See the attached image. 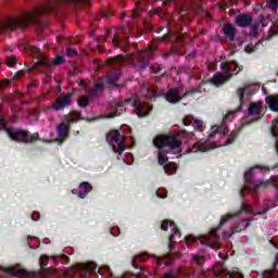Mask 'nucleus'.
Returning <instances> with one entry per match:
<instances>
[{
    "mask_svg": "<svg viewBox=\"0 0 278 278\" xmlns=\"http://www.w3.org/2000/svg\"><path fill=\"white\" fill-rule=\"evenodd\" d=\"M257 92V86L255 85H245L237 90V97L239 98V106L233 110L229 111L227 115L224 116L220 126H213L211 134H208V138L212 139L216 134H222V136H227L229 134V129L227 128V121H229V116H233L236 112H242V105L244 104V94L247 99H251L253 94Z\"/></svg>",
    "mask_w": 278,
    "mask_h": 278,
    "instance_id": "nucleus-1",
    "label": "nucleus"
},
{
    "mask_svg": "<svg viewBox=\"0 0 278 278\" xmlns=\"http://www.w3.org/2000/svg\"><path fill=\"white\" fill-rule=\"evenodd\" d=\"M153 144L159 149L157 153V162L160 166H164L166 162H168V156H166V153H164V149L166 147L170 151H181V140L179 139V135L175 134H167V135H159L153 139Z\"/></svg>",
    "mask_w": 278,
    "mask_h": 278,
    "instance_id": "nucleus-2",
    "label": "nucleus"
},
{
    "mask_svg": "<svg viewBox=\"0 0 278 278\" xmlns=\"http://www.w3.org/2000/svg\"><path fill=\"white\" fill-rule=\"evenodd\" d=\"M255 168H260L261 173H268L270 167L255 165L251 167L248 172L244 173V188L249 190V192H257L260 189L266 190L268 186H273L275 184V177L270 176L267 180H256L253 182V175L255 173Z\"/></svg>",
    "mask_w": 278,
    "mask_h": 278,
    "instance_id": "nucleus-3",
    "label": "nucleus"
},
{
    "mask_svg": "<svg viewBox=\"0 0 278 278\" xmlns=\"http://www.w3.org/2000/svg\"><path fill=\"white\" fill-rule=\"evenodd\" d=\"M168 225L172 228V235H169L168 238V253L165 254L163 256L164 260H175V257L173 255H175V249L173 248V243L175 242V236H178V238L181 236V231L179 230V228L177 227V225H175V222L169 220V219H164L161 224V229L163 231H168Z\"/></svg>",
    "mask_w": 278,
    "mask_h": 278,
    "instance_id": "nucleus-4",
    "label": "nucleus"
},
{
    "mask_svg": "<svg viewBox=\"0 0 278 278\" xmlns=\"http://www.w3.org/2000/svg\"><path fill=\"white\" fill-rule=\"evenodd\" d=\"M127 138L121 135L118 130H112L106 134V142L112 147L113 153L123 155Z\"/></svg>",
    "mask_w": 278,
    "mask_h": 278,
    "instance_id": "nucleus-5",
    "label": "nucleus"
},
{
    "mask_svg": "<svg viewBox=\"0 0 278 278\" xmlns=\"http://www.w3.org/2000/svg\"><path fill=\"white\" fill-rule=\"evenodd\" d=\"M199 92H201L199 90V88H192L187 90L184 94H181V90L176 87V88H172L168 89L165 99L168 103H172V105H175L177 103H181V101H184V99H188V97H192L194 94H199Z\"/></svg>",
    "mask_w": 278,
    "mask_h": 278,
    "instance_id": "nucleus-6",
    "label": "nucleus"
},
{
    "mask_svg": "<svg viewBox=\"0 0 278 278\" xmlns=\"http://www.w3.org/2000/svg\"><path fill=\"white\" fill-rule=\"evenodd\" d=\"M124 105H127L129 103H132V108L136 109L138 118H144L151 114V106L147 102L140 101L137 94H132L130 98L125 99Z\"/></svg>",
    "mask_w": 278,
    "mask_h": 278,
    "instance_id": "nucleus-7",
    "label": "nucleus"
},
{
    "mask_svg": "<svg viewBox=\"0 0 278 278\" xmlns=\"http://www.w3.org/2000/svg\"><path fill=\"white\" fill-rule=\"evenodd\" d=\"M64 62V56L58 55L53 61L48 60L46 56L42 55V52L39 51V54L36 59L35 66L37 71H41L49 75V70L51 66H58Z\"/></svg>",
    "mask_w": 278,
    "mask_h": 278,
    "instance_id": "nucleus-8",
    "label": "nucleus"
},
{
    "mask_svg": "<svg viewBox=\"0 0 278 278\" xmlns=\"http://www.w3.org/2000/svg\"><path fill=\"white\" fill-rule=\"evenodd\" d=\"M244 212H248L247 205L242 204L238 213L223 215L219 220V226L211 229L208 238L216 242L218 240V229H220V227H225V225H227V223H229L232 218H236V216H240V214Z\"/></svg>",
    "mask_w": 278,
    "mask_h": 278,
    "instance_id": "nucleus-9",
    "label": "nucleus"
},
{
    "mask_svg": "<svg viewBox=\"0 0 278 278\" xmlns=\"http://www.w3.org/2000/svg\"><path fill=\"white\" fill-rule=\"evenodd\" d=\"M70 105H73V93L71 92L59 97L54 103H52L50 106H46L43 112L48 113L51 112V110H54V112H60L65 108H70Z\"/></svg>",
    "mask_w": 278,
    "mask_h": 278,
    "instance_id": "nucleus-10",
    "label": "nucleus"
},
{
    "mask_svg": "<svg viewBox=\"0 0 278 278\" xmlns=\"http://www.w3.org/2000/svg\"><path fill=\"white\" fill-rule=\"evenodd\" d=\"M129 66L134 68V71H137V73L142 74L143 71H147L150 65L149 56L144 54H139L136 56H132L128 60Z\"/></svg>",
    "mask_w": 278,
    "mask_h": 278,
    "instance_id": "nucleus-11",
    "label": "nucleus"
},
{
    "mask_svg": "<svg viewBox=\"0 0 278 278\" xmlns=\"http://www.w3.org/2000/svg\"><path fill=\"white\" fill-rule=\"evenodd\" d=\"M8 136L14 142H22L24 144H29V131L23 130L21 128H16L15 130L8 128L7 129Z\"/></svg>",
    "mask_w": 278,
    "mask_h": 278,
    "instance_id": "nucleus-12",
    "label": "nucleus"
},
{
    "mask_svg": "<svg viewBox=\"0 0 278 278\" xmlns=\"http://www.w3.org/2000/svg\"><path fill=\"white\" fill-rule=\"evenodd\" d=\"M220 68L223 73H225L226 77L229 75L231 77L232 75H238V73H242L244 67L238 65L237 61H231L222 63Z\"/></svg>",
    "mask_w": 278,
    "mask_h": 278,
    "instance_id": "nucleus-13",
    "label": "nucleus"
},
{
    "mask_svg": "<svg viewBox=\"0 0 278 278\" xmlns=\"http://www.w3.org/2000/svg\"><path fill=\"white\" fill-rule=\"evenodd\" d=\"M118 79H121V71L113 70L108 74L104 81H106L108 86H111V88H124L125 85L116 84Z\"/></svg>",
    "mask_w": 278,
    "mask_h": 278,
    "instance_id": "nucleus-14",
    "label": "nucleus"
},
{
    "mask_svg": "<svg viewBox=\"0 0 278 278\" xmlns=\"http://www.w3.org/2000/svg\"><path fill=\"white\" fill-rule=\"evenodd\" d=\"M58 136L61 142H64L71 134V124L68 122H61L56 127Z\"/></svg>",
    "mask_w": 278,
    "mask_h": 278,
    "instance_id": "nucleus-15",
    "label": "nucleus"
},
{
    "mask_svg": "<svg viewBox=\"0 0 278 278\" xmlns=\"http://www.w3.org/2000/svg\"><path fill=\"white\" fill-rule=\"evenodd\" d=\"M148 260H149V256L147 254H139L134 258H131L130 262L134 268H136L137 270H140V273L138 274L130 273L131 277L140 278V275H142V266H139L138 264H136V262H147Z\"/></svg>",
    "mask_w": 278,
    "mask_h": 278,
    "instance_id": "nucleus-16",
    "label": "nucleus"
},
{
    "mask_svg": "<svg viewBox=\"0 0 278 278\" xmlns=\"http://www.w3.org/2000/svg\"><path fill=\"white\" fill-rule=\"evenodd\" d=\"M253 114H256V117H254L250 123H256V121H261L262 118L261 104H257L255 102L250 103V106L248 109V116H253Z\"/></svg>",
    "mask_w": 278,
    "mask_h": 278,
    "instance_id": "nucleus-17",
    "label": "nucleus"
},
{
    "mask_svg": "<svg viewBox=\"0 0 278 278\" xmlns=\"http://www.w3.org/2000/svg\"><path fill=\"white\" fill-rule=\"evenodd\" d=\"M99 83H97L93 88H90L87 91V94L89 97H97V94H99V92H103V90H105V86L103 84H105V77H100L98 79Z\"/></svg>",
    "mask_w": 278,
    "mask_h": 278,
    "instance_id": "nucleus-18",
    "label": "nucleus"
},
{
    "mask_svg": "<svg viewBox=\"0 0 278 278\" xmlns=\"http://www.w3.org/2000/svg\"><path fill=\"white\" fill-rule=\"evenodd\" d=\"M223 34L230 40V42H233L236 40V34H238V29L231 25V23H228L223 26L222 28Z\"/></svg>",
    "mask_w": 278,
    "mask_h": 278,
    "instance_id": "nucleus-19",
    "label": "nucleus"
},
{
    "mask_svg": "<svg viewBox=\"0 0 278 278\" xmlns=\"http://www.w3.org/2000/svg\"><path fill=\"white\" fill-rule=\"evenodd\" d=\"M253 23V16L248 13L239 14L236 18L238 27H249Z\"/></svg>",
    "mask_w": 278,
    "mask_h": 278,
    "instance_id": "nucleus-20",
    "label": "nucleus"
},
{
    "mask_svg": "<svg viewBox=\"0 0 278 278\" xmlns=\"http://www.w3.org/2000/svg\"><path fill=\"white\" fill-rule=\"evenodd\" d=\"M229 79H231V75L227 76L225 73L224 74L216 73L211 79V83L218 88V86H223V84H225L226 81H229Z\"/></svg>",
    "mask_w": 278,
    "mask_h": 278,
    "instance_id": "nucleus-21",
    "label": "nucleus"
},
{
    "mask_svg": "<svg viewBox=\"0 0 278 278\" xmlns=\"http://www.w3.org/2000/svg\"><path fill=\"white\" fill-rule=\"evenodd\" d=\"M182 124L185 127H190V125L195 129L197 131H203V122L201 119L194 118L193 121L186 117L182 119Z\"/></svg>",
    "mask_w": 278,
    "mask_h": 278,
    "instance_id": "nucleus-22",
    "label": "nucleus"
},
{
    "mask_svg": "<svg viewBox=\"0 0 278 278\" xmlns=\"http://www.w3.org/2000/svg\"><path fill=\"white\" fill-rule=\"evenodd\" d=\"M265 102L269 105V110H271V112H278V96H267L265 98Z\"/></svg>",
    "mask_w": 278,
    "mask_h": 278,
    "instance_id": "nucleus-23",
    "label": "nucleus"
},
{
    "mask_svg": "<svg viewBox=\"0 0 278 278\" xmlns=\"http://www.w3.org/2000/svg\"><path fill=\"white\" fill-rule=\"evenodd\" d=\"M66 123L70 125H73V123H77V121H83L81 113L77 111H72L70 114L65 117Z\"/></svg>",
    "mask_w": 278,
    "mask_h": 278,
    "instance_id": "nucleus-24",
    "label": "nucleus"
},
{
    "mask_svg": "<svg viewBox=\"0 0 278 278\" xmlns=\"http://www.w3.org/2000/svg\"><path fill=\"white\" fill-rule=\"evenodd\" d=\"M199 151L201 153H205V151H207V148L205 147V142L203 141H198L193 144L192 148H190V153H199Z\"/></svg>",
    "mask_w": 278,
    "mask_h": 278,
    "instance_id": "nucleus-25",
    "label": "nucleus"
},
{
    "mask_svg": "<svg viewBox=\"0 0 278 278\" xmlns=\"http://www.w3.org/2000/svg\"><path fill=\"white\" fill-rule=\"evenodd\" d=\"M250 226H251V223H249L248 219H242L240 223H238L233 227V232L239 233V231H244V229H248V227H250Z\"/></svg>",
    "mask_w": 278,
    "mask_h": 278,
    "instance_id": "nucleus-26",
    "label": "nucleus"
},
{
    "mask_svg": "<svg viewBox=\"0 0 278 278\" xmlns=\"http://www.w3.org/2000/svg\"><path fill=\"white\" fill-rule=\"evenodd\" d=\"M123 108H125V103L117 102L116 110L109 114V118H116V116H121V113L123 112Z\"/></svg>",
    "mask_w": 278,
    "mask_h": 278,
    "instance_id": "nucleus-27",
    "label": "nucleus"
},
{
    "mask_svg": "<svg viewBox=\"0 0 278 278\" xmlns=\"http://www.w3.org/2000/svg\"><path fill=\"white\" fill-rule=\"evenodd\" d=\"M164 170L166 175H174L177 172V164L169 162L164 165Z\"/></svg>",
    "mask_w": 278,
    "mask_h": 278,
    "instance_id": "nucleus-28",
    "label": "nucleus"
},
{
    "mask_svg": "<svg viewBox=\"0 0 278 278\" xmlns=\"http://www.w3.org/2000/svg\"><path fill=\"white\" fill-rule=\"evenodd\" d=\"M92 99H94L93 97H80L78 99V105L85 110V108H88V105H90V102L92 101Z\"/></svg>",
    "mask_w": 278,
    "mask_h": 278,
    "instance_id": "nucleus-29",
    "label": "nucleus"
},
{
    "mask_svg": "<svg viewBox=\"0 0 278 278\" xmlns=\"http://www.w3.org/2000/svg\"><path fill=\"white\" fill-rule=\"evenodd\" d=\"M79 190H81L86 194H90V192H92V185L88 181H83L79 185Z\"/></svg>",
    "mask_w": 278,
    "mask_h": 278,
    "instance_id": "nucleus-30",
    "label": "nucleus"
},
{
    "mask_svg": "<svg viewBox=\"0 0 278 278\" xmlns=\"http://www.w3.org/2000/svg\"><path fill=\"white\" fill-rule=\"evenodd\" d=\"M123 60H125V55L119 54L116 56H110L106 59L108 64H121V62H123Z\"/></svg>",
    "mask_w": 278,
    "mask_h": 278,
    "instance_id": "nucleus-31",
    "label": "nucleus"
},
{
    "mask_svg": "<svg viewBox=\"0 0 278 278\" xmlns=\"http://www.w3.org/2000/svg\"><path fill=\"white\" fill-rule=\"evenodd\" d=\"M260 45H262V41L256 42L254 46L252 43H249L248 46H245V53H255V51H257Z\"/></svg>",
    "mask_w": 278,
    "mask_h": 278,
    "instance_id": "nucleus-32",
    "label": "nucleus"
},
{
    "mask_svg": "<svg viewBox=\"0 0 278 278\" xmlns=\"http://www.w3.org/2000/svg\"><path fill=\"white\" fill-rule=\"evenodd\" d=\"M52 260H54V262H58V260H61L62 264H68V262H71V258L64 254H60V255H53L50 256Z\"/></svg>",
    "mask_w": 278,
    "mask_h": 278,
    "instance_id": "nucleus-33",
    "label": "nucleus"
},
{
    "mask_svg": "<svg viewBox=\"0 0 278 278\" xmlns=\"http://www.w3.org/2000/svg\"><path fill=\"white\" fill-rule=\"evenodd\" d=\"M112 42L114 47H117V49H123V45H125V41H123L118 35L113 37Z\"/></svg>",
    "mask_w": 278,
    "mask_h": 278,
    "instance_id": "nucleus-34",
    "label": "nucleus"
},
{
    "mask_svg": "<svg viewBox=\"0 0 278 278\" xmlns=\"http://www.w3.org/2000/svg\"><path fill=\"white\" fill-rule=\"evenodd\" d=\"M236 138H238V131H232L226 140V147L233 144V142H236Z\"/></svg>",
    "mask_w": 278,
    "mask_h": 278,
    "instance_id": "nucleus-35",
    "label": "nucleus"
},
{
    "mask_svg": "<svg viewBox=\"0 0 278 278\" xmlns=\"http://www.w3.org/2000/svg\"><path fill=\"white\" fill-rule=\"evenodd\" d=\"M17 62L18 60L14 55L7 58V66H16Z\"/></svg>",
    "mask_w": 278,
    "mask_h": 278,
    "instance_id": "nucleus-36",
    "label": "nucleus"
},
{
    "mask_svg": "<svg viewBox=\"0 0 278 278\" xmlns=\"http://www.w3.org/2000/svg\"><path fill=\"white\" fill-rule=\"evenodd\" d=\"M193 262H195L198 264V266H203V264H205V257L204 256H200V255H194L192 257Z\"/></svg>",
    "mask_w": 278,
    "mask_h": 278,
    "instance_id": "nucleus-37",
    "label": "nucleus"
},
{
    "mask_svg": "<svg viewBox=\"0 0 278 278\" xmlns=\"http://www.w3.org/2000/svg\"><path fill=\"white\" fill-rule=\"evenodd\" d=\"M45 262H49V256L42 255L39 258V265H40V268H42V270H45V268H47V264Z\"/></svg>",
    "mask_w": 278,
    "mask_h": 278,
    "instance_id": "nucleus-38",
    "label": "nucleus"
},
{
    "mask_svg": "<svg viewBox=\"0 0 278 278\" xmlns=\"http://www.w3.org/2000/svg\"><path fill=\"white\" fill-rule=\"evenodd\" d=\"M170 38H177L175 37L173 34L167 33L165 34L163 37H160L159 40H161V42H170ZM167 40V41H166Z\"/></svg>",
    "mask_w": 278,
    "mask_h": 278,
    "instance_id": "nucleus-39",
    "label": "nucleus"
},
{
    "mask_svg": "<svg viewBox=\"0 0 278 278\" xmlns=\"http://www.w3.org/2000/svg\"><path fill=\"white\" fill-rule=\"evenodd\" d=\"M180 134H185V136L188 140H192L194 138V132L193 131H188L186 129H180Z\"/></svg>",
    "mask_w": 278,
    "mask_h": 278,
    "instance_id": "nucleus-40",
    "label": "nucleus"
},
{
    "mask_svg": "<svg viewBox=\"0 0 278 278\" xmlns=\"http://www.w3.org/2000/svg\"><path fill=\"white\" fill-rule=\"evenodd\" d=\"M269 8L271 12H277L278 9V0H270Z\"/></svg>",
    "mask_w": 278,
    "mask_h": 278,
    "instance_id": "nucleus-41",
    "label": "nucleus"
},
{
    "mask_svg": "<svg viewBox=\"0 0 278 278\" xmlns=\"http://www.w3.org/2000/svg\"><path fill=\"white\" fill-rule=\"evenodd\" d=\"M273 210V206H266L265 210L256 212L257 216H265V214H268Z\"/></svg>",
    "mask_w": 278,
    "mask_h": 278,
    "instance_id": "nucleus-42",
    "label": "nucleus"
},
{
    "mask_svg": "<svg viewBox=\"0 0 278 278\" xmlns=\"http://www.w3.org/2000/svg\"><path fill=\"white\" fill-rule=\"evenodd\" d=\"M38 138H40V135H38V132H35L31 136H28V143L36 142V140H38Z\"/></svg>",
    "mask_w": 278,
    "mask_h": 278,
    "instance_id": "nucleus-43",
    "label": "nucleus"
},
{
    "mask_svg": "<svg viewBox=\"0 0 278 278\" xmlns=\"http://www.w3.org/2000/svg\"><path fill=\"white\" fill-rule=\"evenodd\" d=\"M10 84V80H0V90H5Z\"/></svg>",
    "mask_w": 278,
    "mask_h": 278,
    "instance_id": "nucleus-44",
    "label": "nucleus"
},
{
    "mask_svg": "<svg viewBox=\"0 0 278 278\" xmlns=\"http://www.w3.org/2000/svg\"><path fill=\"white\" fill-rule=\"evenodd\" d=\"M162 68H164V66L156 65L154 67H151V73H153L154 75H157V73H160V71H162Z\"/></svg>",
    "mask_w": 278,
    "mask_h": 278,
    "instance_id": "nucleus-45",
    "label": "nucleus"
},
{
    "mask_svg": "<svg viewBox=\"0 0 278 278\" xmlns=\"http://www.w3.org/2000/svg\"><path fill=\"white\" fill-rule=\"evenodd\" d=\"M162 278H177V273L175 271L165 273Z\"/></svg>",
    "mask_w": 278,
    "mask_h": 278,
    "instance_id": "nucleus-46",
    "label": "nucleus"
},
{
    "mask_svg": "<svg viewBox=\"0 0 278 278\" xmlns=\"http://www.w3.org/2000/svg\"><path fill=\"white\" fill-rule=\"evenodd\" d=\"M67 55H68V58H74V55H77V50L73 49V48H68Z\"/></svg>",
    "mask_w": 278,
    "mask_h": 278,
    "instance_id": "nucleus-47",
    "label": "nucleus"
},
{
    "mask_svg": "<svg viewBox=\"0 0 278 278\" xmlns=\"http://www.w3.org/2000/svg\"><path fill=\"white\" fill-rule=\"evenodd\" d=\"M100 16H101L102 18H110V16H112V12H110V11H102V12L100 13Z\"/></svg>",
    "mask_w": 278,
    "mask_h": 278,
    "instance_id": "nucleus-48",
    "label": "nucleus"
},
{
    "mask_svg": "<svg viewBox=\"0 0 278 278\" xmlns=\"http://www.w3.org/2000/svg\"><path fill=\"white\" fill-rule=\"evenodd\" d=\"M30 218H31V220H35V222L40 220V213L34 212L31 214Z\"/></svg>",
    "mask_w": 278,
    "mask_h": 278,
    "instance_id": "nucleus-49",
    "label": "nucleus"
},
{
    "mask_svg": "<svg viewBox=\"0 0 278 278\" xmlns=\"http://www.w3.org/2000/svg\"><path fill=\"white\" fill-rule=\"evenodd\" d=\"M88 193H86L85 191H79L78 193H77V197H78V199H86V195H87Z\"/></svg>",
    "mask_w": 278,
    "mask_h": 278,
    "instance_id": "nucleus-50",
    "label": "nucleus"
},
{
    "mask_svg": "<svg viewBox=\"0 0 278 278\" xmlns=\"http://www.w3.org/2000/svg\"><path fill=\"white\" fill-rule=\"evenodd\" d=\"M260 36V33H257V30H251L250 31V37L251 38H257Z\"/></svg>",
    "mask_w": 278,
    "mask_h": 278,
    "instance_id": "nucleus-51",
    "label": "nucleus"
},
{
    "mask_svg": "<svg viewBox=\"0 0 278 278\" xmlns=\"http://www.w3.org/2000/svg\"><path fill=\"white\" fill-rule=\"evenodd\" d=\"M257 29H260V23H254V24L252 25L251 30H252V31H257Z\"/></svg>",
    "mask_w": 278,
    "mask_h": 278,
    "instance_id": "nucleus-52",
    "label": "nucleus"
},
{
    "mask_svg": "<svg viewBox=\"0 0 278 278\" xmlns=\"http://www.w3.org/2000/svg\"><path fill=\"white\" fill-rule=\"evenodd\" d=\"M155 194H156V197H157L159 199H166V197H167L166 193L160 194L157 191L155 192Z\"/></svg>",
    "mask_w": 278,
    "mask_h": 278,
    "instance_id": "nucleus-53",
    "label": "nucleus"
},
{
    "mask_svg": "<svg viewBox=\"0 0 278 278\" xmlns=\"http://www.w3.org/2000/svg\"><path fill=\"white\" fill-rule=\"evenodd\" d=\"M207 247H210V249H218L216 243H208Z\"/></svg>",
    "mask_w": 278,
    "mask_h": 278,
    "instance_id": "nucleus-54",
    "label": "nucleus"
},
{
    "mask_svg": "<svg viewBox=\"0 0 278 278\" xmlns=\"http://www.w3.org/2000/svg\"><path fill=\"white\" fill-rule=\"evenodd\" d=\"M131 18H138V9L134 11V13L131 14Z\"/></svg>",
    "mask_w": 278,
    "mask_h": 278,
    "instance_id": "nucleus-55",
    "label": "nucleus"
},
{
    "mask_svg": "<svg viewBox=\"0 0 278 278\" xmlns=\"http://www.w3.org/2000/svg\"><path fill=\"white\" fill-rule=\"evenodd\" d=\"M5 273H10L11 275H14V273H16V269L9 268V269L5 270Z\"/></svg>",
    "mask_w": 278,
    "mask_h": 278,
    "instance_id": "nucleus-56",
    "label": "nucleus"
},
{
    "mask_svg": "<svg viewBox=\"0 0 278 278\" xmlns=\"http://www.w3.org/2000/svg\"><path fill=\"white\" fill-rule=\"evenodd\" d=\"M20 75H25V73H24V72H17V73L14 75L13 79H16Z\"/></svg>",
    "mask_w": 278,
    "mask_h": 278,
    "instance_id": "nucleus-57",
    "label": "nucleus"
},
{
    "mask_svg": "<svg viewBox=\"0 0 278 278\" xmlns=\"http://www.w3.org/2000/svg\"><path fill=\"white\" fill-rule=\"evenodd\" d=\"M194 55H195L194 52L188 54V55H187V60H192V58H194Z\"/></svg>",
    "mask_w": 278,
    "mask_h": 278,
    "instance_id": "nucleus-58",
    "label": "nucleus"
},
{
    "mask_svg": "<svg viewBox=\"0 0 278 278\" xmlns=\"http://www.w3.org/2000/svg\"><path fill=\"white\" fill-rule=\"evenodd\" d=\"M173 0H163V5H168Z\"/></svg>",
    "mask_w": 278,
    "mask_h": 278,
    "instance_id": "nucleus-59",
    "label": "nucleus"
},
{
    "mask_svg": "<svg viewBox=\"0 0 278 278\" xmlns=\"http://www.w3.org/2000/svg\"><path fill=\"white\" fill-rule=\"evenodd\" d=\"M104 270H108L112 277V269H110V266H104Z\"/></svg>",
    "mask_w": 278,
    "mask_h": 278,
    "instance_id": "nucleus-60",
    "label": "nucleus"
},
{
    "mask_svg": "<svg viewBox=\"0 0 278 278\" xmlns=\"http://www.w3.org/2000/svg\"><path fill=\"white\" fill-rule=\"evenodd\" d=\"M153 12H154V14H160V12H162V10L161 9H154Z\"/></svg>",
    "mask_w": 278,
    "mask_h": 278,
    "instance_id": "nucleus-61",
    "label": "nucleus"
},
{
    "mask_svg": "<svg viewBox=\"0 0 278 278\" xmlns=\"http://www.w3.org/2000/svg\"><path fill=\"white\" fill-rule=\"evenodd\" d=\"M270 31H271L273 36H277V30H273V28H270Z\"/></svg>",
    "mask_w": 278,
    "mask_h": 278,
    "instance_id": "nucleus-62",
    "label": "nucleus"
},
{
    "mask_svg": "<svg viewBox=\"0 0 278 278\" xmlns=\"http://www.w3.org/2000/svg\"><path fill=\"white\" fill-rule=\"evenodd\" d=\"M163 58H164L165 60H168V58H170V54H168V53H167V54H164Z\"/></svg>",
    "mask_w": 278,
    "mask_h": 278,
    "instance_id": "nucleus-63",
    "label": "nucleus"
},
{
    "mask_svg": "<svg viewBox=\"0 0 278 278\" xmlns=\"http://www.w3.org/2000/svg\"><path fill=\"white\" fill-rule=\"evenodd\" d=\"M200 34H207V30L201 29V30H200Z\"/></svg>",
    "mask_w": 278,
    "mask_h": 278,
    "instance_id": "nucleus-64",
    "label": "nucleus"
}]
</instances>
